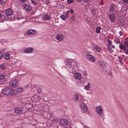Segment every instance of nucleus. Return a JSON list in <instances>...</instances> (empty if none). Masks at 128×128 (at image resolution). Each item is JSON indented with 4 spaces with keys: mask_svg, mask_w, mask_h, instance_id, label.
Returning a JSON list of instances; mask_svg holds the SVG:
<instances>
[{
    "mask_svg": "<svg viewBox=\"0 0 128 128\" xmlns=\"http://www.w3.org/2000/svg\"><path fill=\"white\" fill-rule=\"evenodd\" d=\"M56 39L58 41L61 42L64 39V36L60 34H58L56 35Z\"/></svg>",
    "mask_w": 128,
    "mask_h": 128,
    "instance_id": "13",
    "label": "nucleus"
},
{
    "mask_svg": "<svg viewBox=\"0 0 128 128\" xmlns=\"http://www.w3.org/2000/svg\"><path fill=\"white\" fill-rule=\"evenodd\" d=\"M101 29L100 27H98L97 28L96 30V33H99L100 32V30Z\"/></svg>",
    "mask_w": 128,
    "mask_h": 128,
    "instance_id": "27",
    "label": "nucleus"
},
{
    "mask_svg": "<svg viewBox=\"0 0 128 128\" xmlns=\"http://www.w3.org/2000/svg\"><path fill=\"white\" fill-rule=\"evenodd\" d=\"M74 96V99L75 101H76L82 100L83 99V98L82 97H81V98H79L78 95L76 94H75Z\"/></svg>",
    "mask_w": 128,
    "mask_h": 128,
    "instance_id": "17",
    "label": "nucleus"
},
{
    "mask_svg": "<svg viewBox=\"0 0 128 128\" xmlns=\"http://www.w3.org/2000/svg\"><path fill=\"white\" fill-rule=\"evenodd\" d=\"M34 51V48L32 47H29L26 48L24 50V53H31Z\"/></svg>",
    "mask_w": 128,
    "mask_h": 128,
    "instance_id": "5",
    "label": "nucleus"
},
{
    "mask_svg": "<svg viewBox=\"0 0 128 128\" xmlns=\"http://www.w3.org/2000/svg\"><path fill=\"white\" fill-rule=\"evenodd\" d=\"M123 35V33L122 32L120 31V35Z\"/></svg>",
    "mask_w": 128,
    "mask_h": 128,
    "instance_id": "51",
    "label": "nucleus"
},
{
    "mask_svg": "<svg viewBox=\"0 0 128 128\" xmlns=\"http://www.w3.org/2000/svg\"><path fill=\"white\" fill-rule=\"evenodd\" d=\"M26 33L28 34L33 35L36 34L37 33V32L34 30L30 29L27 30Z\"/></svg>",
    "mask_w": 128,
    "mask_h": 128,
    "instance_id": "11",
    "label": "nucleus"
},
{
    "mask_svg": "<svg viewBox=\"0 0 128 128\" xmlns=\"http://www.w3.org/2000/svg\"><path fill=\"white\" fill-rule=\"evenodd\" d=\"M125 53L126 54H128V48H127V50L126 51V52Z\"/></svg>",
    "mask_w": 128,
    "mask_h": 128,
    "instance_id": "47",
    "label": "nucleus"
},
{
    "mask_svg": "<svg viewBox=\"0 0 128 128\" xmlns=\"http://www.w3.org/2000/svg\"><path fill=\"white\" fill-rule=\"evenodd\" d=\"M79 96L80 97L81 96H80V95H79Z\"/></svg>",
    "mask_w": 128,
    "mask_h": 128,
    "instance_id": "58",
    "label": "nucleus"
},
{
    "mask_svg": "<svg viewBox=\"0 0 128 128\" xmlns=\"http://www.w3.org/2000/svg\"><path fill=\"white\" fill-rule=\"evenodd\" d=\"M78 2H80L81 1V0H76Z\"/></svg>",
    "mask_w": 128,
    "mask_h": 128,
    "instance_id": "52",
    "label": "nucleus"
},
{
    "mask_svg": "<svg viewBox=\"0 0 128 128\" xmlns=\"http://www.w3.org/2000/svg\"><path fill=\"white\" fill-rule=\"evenodd\" d=\"M124 44L126 46H128V40H125Z\"/></svg>",
    "mask_w": 128,
    "mask_h": 128,
    "instance_id": "28",
    "label": "nucleus"
},
{
    "mask_svg": "<svg viewBox=\"0 0 128 128\" xmlns=\"http://www.w3.org/2000/svg\"><path fill=\"white\" fill-rule=\"evenodd\" d=\"M31 0V2H32L34 4H35V2H34L32 0Z\"/></svg>",
    "mask_w": 128,
    "mask_h": 128,
    "instance_id": "49",
    "label": "nucleus"
},
{
    "mask_svg": "<svg viewBox=\"0 0 128 128\" xmlns=\"http://www.w3.org/2000/svg\"><path fill=\"white\" fill-rule=\"evenodd\" d=\"M16 90L12 89L10 88L6 87L2 90V92L4 94L10 95L11 96L14 95L16 94Z\"/></svg>",
    "mask_w": 128,
    "mask_h": 128,
    "instance_id": "1",
    "label": "nucleus"
},
{
    "mask_svg": "<svg viewBox=\"0 0 128 128\" xmlns=\"http://www.w3.org/2000/svg\"><path fill=\"white\" fill-rule=\"evenodd\" d=\"M23 18V16L20 12H18L16 14V18L17 20H20Z\"/></svg>",
    "mask_w": 128,
    "mask_h": 128,
    "instance_id": "12",
    "label": "nucleus"
},
{
    "mask_svg": "<svg viewBox=\"0 0 128 128\" xmlns=\"http://www.w3.org/2000/svg\"><path fill=\"white\" fill-rule=\"evenodd\" d=\"M96 109V112L99 114H102L103 112L102 108L100 106H97Z\"/></svg>",
    "mask_w": 128,
    "mask_h": 128,
    "instance_id": "6",
    "label": "nucleus"
},
{
    "mask_svg": "<svg viewBox=\"0 0 128 128\" xmlns=\"http://www.w3.org/2000/svg\"><path fill=\"white\" fill-rule=\"evenodd\" d=\"M115 42L116 43H118L119 44L120 43V40L119 38H115Z\"/></svg>",
    "mask_w": 128,
    "mask_h": 128,
    "instance_id": "33",
    "label": "nucleus"
},
{
    "mask_svg": "<svg viewBox=\"0 0 128 128\" xmlns=\"http://www.w3.org/2000/svg\"><path fill=\"white\" fill-rule=\"evenodd\" d=\"M71 62L70 61H68V64L69 65H70V64H72L71 63Z\"/></svg>",
    "mask_w": 128,
    "mask_h": 128,
    "instance_id": "43",
    "label": "nucleus"
},
{
    "mask_svg": "<svg viewBox=\"0 0 128 128\" xmlns=\"http://www.w3.org/2000/svg\"><path fill=\"white\" fill-rule=\"evenodd\" d=\"M114 4H112L111 5V7L110 9V11H113L114 10Z\"/></svg>",
    "mask_w": 128,
    "mask_h": 128,
    "instance_id": "24",
    "label": "nucleus"
},
{
    "mask_svg": "<svg viewBox=\"0 0 128 128\" xmlns=\"http://www.w3.org/2000/svg\"><path fill=\"white\" fill-rule=\"evenodd\" d=\"M7 65L6 63H2L0 65V68L3 70H4L7 67Z\"/></svg>",
    "mask_w": 128,
    "mask_h": 128,
    "instance_id": "22",
    "label": "nucleus"
},
{
    "mask_svg": "<svg viewBox=\"0 0 128 128\" xmlns=\"http://www.w3.org/2000/svg\"><path fill=\"white\" fill-rule=\"evenodd\" d=\"M123 1L126 3H128V0H123Z\"/></svg>",
    "mask_w": 128,
    "mask_h": 128,
    "instance_id": "44",
    "label": "nucleus"
},
{
    "mask_svg": "<svg viewBox=\"0 0 128 128\" xmlns=\"http://www.w3.org/2000/svg\"><path fill=\"white\" fill-rule=\"evenodd\" d=\"M112 47V48H115V46H114L113 45H112V46H110Z\"/></svg>",
    "mask_w": 128,
    "mask_h": 128,
    "instance_id": "46",
    "label": "nucleus"
},
{
    "mask_svg": "<svg viewBox=\"0 0 128 128\" xmlns=\"http://www.w3.org/2000/svg\"><path fill=\"white\" fill-rule=\"evenodd\" d=\"M70 12H71V13L72 14H73V10H72V9H70Z\"/></svg>",
    "mask_w": 128,
    "mask_h": 128,
    "instance_id": "45",
    "label": "nucleus"
},
{
    "mask_svg": "<svg viewBox=\"0 0 128 128\" xmlns=\"http://www.w3.org/2000/svg\"><path fill=\"white\" fill-rule=\"evenodd\" d=\"M74 76L75 79L78 80H80L81 78L80 74L78 72H76L74 74Z\"/></svg>",
    "mask_w": 128,
    "mask_h": 128,
    "instance_id": "14",
    "label": "nucleus"
},
{
    "mask_svg": "<svg viewBox=\"0 0 128 128\" xmlns=\"http://www.w3.org/2000/svg\"><path fill=\"white\" fill-rule=\"evenodd\" d=\"M2 53L0 52V60L2 58Z\"/></svg>",
    "mask_w": 128,
    "mask_h": 128,
    "instance_id": "39",
    "label": "nucleus"
},
{
    "mask_svg": "<svg viewBox=\"0 0 128 128\" xmlns=\"http://www.w3.org/2000/svg\"><path fill=\"white\" fill-rule=\"evenodd\" d=\"M67 66H70V67H68V68H71V69H70V70L72 69V68H73V67L72 66H68L67 65Z\"/></svg>",
    "mask_w": 128,
    "mask_h": 128,
    "instance_id": "42",
    "label": "nucleus"
},
{
    "mask_svg": "<svg viewBox=\"0 0 128 128\" xmlns=\"http://www.w3.org/2000/svg\"><path fill=\"white\" fill-rule=\"evenodd\" d=\"M105 68H104L103 70L104 71V74H109L110 72L111 68L109 67H106Z\"/></svg>",
    "mask_w": 128,
    "mask_h": 128,
    "instance_id": "15",
    "label": "nucleus"
},
{
    "mask_svg": "<svg viewBox=\"0 0 128 128\" xmlns=\"http://www.w3.org/2000/svg\"><path fill=\"white\" fill-rule=\"evenodd\" d=\"M119 33H120V32H119Z\"/></svg>",
    "mask_w": 128,
    "mask_h": 128,
    "instance_id": "59",
    "label": "nucleus"
},
{
    "mask_svg": "<svg viewBox=\"0 0 128 128\" xmlns=\"http://www.w3.org/2000/svg\"><path fill=\"white\" fill-rule=\"evenodd\" d=\"M102 3H103V2L102 1H101V2H100V4H102Z\"/></svg>",
    "mask_w": 128,
    "mask_h": 128,
    "instance_id": "50",
    "label": "nucleus"
},
{
    "mask_svg": "<svg viewBox=\"0 0 128 128\" xmlns=\"http://www.w3.org/2000/svg\"><path fill=\"white\" fill-rule=\"evenodd\" d=\"M60 17L63 20H66V16L64 15H62Z\"/></svg>",
    "mask_w": 128,
    "mask_h": 128,
    "instance_id": "26",
    "label": "nucleus"
},
{
    "mask_svg": "<svg viewBox=\"0 0 128 128\" xmlns=\"http://www.w3.org/2000/svg\"><path fill=\"white\" fill-rule=\"evenodd\" d=\"M14 111L16 113L21 114L22 112V109L21 107H17L14 108Z\"/></svg>",
    "mask_w": 128,
    "mask_h": 128,
    "instance_id": "7",
    "label": "nucleus"
},
{
    "mask_svg": "<svg viewBox=\"0 0 128 128\" xmlns=\"http://www.w3.org/2000/svg\"><path fill=\"white\" fill-rule=\"evenodd\" d=\"M11 17L12 18H11L12 20H13L15 19V18H14V15H12Z\"/></svg>",
    "mask_w": 128,
    "mask_h": 128,
    "instance_id": "40",
    "label": "nucleus"
},
{
    "mask_svg": "<svg viewBox=\"0 0 128 128\" xmlns=\"http://www.w3.org/2000/svg\"><path fill=\"white\" fill-rule=\"evenodd\" d=\"M3 22V20H2V21H1V22Z\"/></svg>",
    "mask_w": 128,
    "mask_h": 128,
    "instance_id": "56",
    "label": "nucleus"
},
{
    "mask_svg": "<svg viewBox=\"0 0 128 128\" xmlns=\"http://www.w3.org/2000/svg\"><path fill=\"white\" fill-rule=\"evenodd\" d=\"M75 15L73 14L71 17V19L72 20L74 21L75 20Z\"/></svg>",
    "mask_w": 128,
    "mask_h": 128,
    "instance_id": "34",
    "label": "nucleus"
},
{
    "mask_svg": "<svg viewBox=\"0 0 128 128\" xmlns=\"http://www.w3.org/2000/svg\"><path fill=\"white\" fill-rule=\"evenodd\" d=\"M109 16L110 19V22H113L115 18L114 15L112 14H111L109 15Z\"/></svg>",
    "mask_w": 128,
    "mask_h": 128,
    "instance_id": "20",
    "label": "nucleus"
},
{
    "mask_svg": "<svg viewBox=\"0 0 128 128\" xmlns=\"http://www.w3.org/2000/svg\"><path fill=\"white\" fill-rule=\"evenodd\" d=\"M90 85L89 84H88L87 85L85 86V88L86 90H88L90 88Z\"/></svg>",
    "mask_w": 128,
    "mask_h": 128,
    "instance_id": "29",
    "label": "nucleus"
},
{
    "mask_svg": "<svg viewBox=\"0 0 128 128\" xmlns=\"http://www.w3.org/2000/svg\"><path fill=\"white\" fill-rule=\"evenodd\" d=\"M50 19V17L47 14H45L43 18V19L44 21L46 20H49Z\"/></svg>",
    "mask_w": 128,
    "mask_h": 128,
    "instance_id": "21",
    "label": "nucleus"
},
{
    "mask_svg": "<svg viewBox=\"0 0 128 128\" xmlns=\"http://www.w3.org/2000/svg\"><path fill=\"white\" fill-rule=\"evenodd\" d=\"M92 46H93V49L94 50H95L97 52H99L101 50V48L98 45L95 44H93Z\"/></svg>",
    "mask_w": 128,
    "mask_h": 128,
    "instance_id": "9",
    "label": "nucleus"
},
{
    "mask_svg": "<svg viewBox=\"0 0 128 128\" xmlns=\"http://www.w3.org/2000/svg\"><path fill=\"white\" fill-rule=\"evenodd\" d=\"M36 90L38 92H41V89L40 88H38L36 89Z\"/></svg>",
    "mask_w": 128,
    "mask_h": 128,
    "instance_id": "37",
    "label": "nucleus"
},
{
    "mask_svg": "<svg viewBox=\"0 0 128 128\" xmlns=\"http://www.w3.org/2000/svg\"><path fill=\"white\" fill-rule=\"evenodd\" d=\"M24 8L27 10L30 11L32 9V7L31 6L28 5H25L24 6Z\"/></svg>",
    "mask_w": 128,
    "mask_h": 128,
    "instance_id": "19",
    "label": "nucleus"
},
{
    "mask_svg": "<svg viewBox=\"0 0 128 128\" xmlns=\"http://www.w3.org/2000/svg\"><path fill=\"white\" fill-rule=\"evenodd\" d=\"M68 13L67 12L66 13L65 16L66 17H67L68 16Z\"/></svg>",
    "mask_w": 128,
    "mask_h": 128,
    "instance_id": "41",
    "label": "nucleus"
},
{
    "mask_svg": "<svg viewBox=\"0 0 128 128\" xmlns=\"http://www.w3.org/2000/svg\"><path fill=\"white\" fill-rule=\"evenodd\" d=\"M5 77V76L3 75H0V80L2 79Z\"/></svg>",
    "mask_w": 128,
    "mask_h": 128,
    "instance_id": "36",
    "label": "nucleus"
},
{
    "mask_svg": "<svg viewBox=\"0 0 128 128\" xmlns=\"http://www.w3.org/2000/svg\"><path fill=\"white\" fill-rule=\"evenodd\" d=\"M68 3V4H72L74 2V0H67Z\"/></svg>",
    "mask_w": 128,
    "mask_h": 128,
    "instance_id": "32",
    "label": "nucleus"
},
{
    "mask_svg": "<svg viewBox=\"0 0 128 128\" xmlns=\"http://www.w3.org/2000/svg\"><path fill=\"white\" fill-rule=\"evenodd\" d=\"M119 46L120 47V44L119 45Z\"/></svg>",
    "mask_w": 128,
    "mask_h": 128,
    "instance_id": "57",
    "label": "nucleus"
},
{
    "mask_svg": "<svg viewBox=\"0 0 128 128\" xmlns=\"http://www.w3.org/2000/svg\"><path fill=\"white\" fill-rule=\"evenodd\" d=\"M13 12V10L11 9H8L6 10L5 13L6 15L10 16L12 14Z\"/></svg>",
    "mask_w": 128,
    "mask_h": 128,
    "instance_id": "16",
    "label": "nucleus"
},
{
    "mask_svg": "<svg viewBox=\"0 0 128 128\" xmlns=\"http://www.w3.org/2000/svg\"><path fill=\"white\" fill-rule=\"evenodd\" d=\"M2 16V15L0 13V18Z\"/></svg>",
    "mask_w": 128,
    "mask_h": 128,
    "instance_id": "54",
    "label": "nucleus"
},
{
    "mask_svg": "<svg viewBox=\"0 0 128 128\" xmlns=\"http://www.w3.org/2000/svg\"><path fill=\"white\" fill-rule=\"evenodd\" d=\"M69 128H72L70 126L69 127Z\"/></svg>",
    "mask_w": 128,
    "mask_h": 128,
    "instance_id": "55",
    "label": "nucleus"
},
{
    "mask_svg": "<svg viewBox=\"0 0 128 128\" xmlns=\"http://www.w3.org/2000/svg\"><path fill=\"white\" fill-rule=\"evenodd\" d=\"M20 1H21L22 2H24L26 0H20Z\"/></svg>",
    "mask_w": 128,
    "mask_h": 128,
    "instance_id": "48",
    "label": "nucleus"
},
{
    "mask_svg": "<svg viewBox=\"0 0 128 128\" xmlns=\"http://www.w3.org/2000/svg\"><path fill=\"white\" fill-rule=\"evenodd\" d=\"M4 58L6 60H8L10 58L9 53L7 52H5L3 55Z\"/></svg>",
    "mask_w": 128,
    "mask_h": 128,
    "instance_id": "18",
    "label": "nucleus"
},
{
    "mask_svg": "<svg viewBox=\"0 0 128 128\" xmlns=\"http://www.w3.org/2000/svg\"><path fill=\"white\" fill-rule=\"evenodd\" d=\"M60 124L62 126H66L68 124V121L65 119H62L60 121Z\"/></svg>",
    "mask_w": 128,
    "mask_h": 128,
    "instance_id": "4",
    "label": "nucleus"
},
{
    "mask_svg": "<svg viewBox=\"0 0 128 128\" xmlns=\"http://www.w3.org/2000/svg\"><path fill=\"white\" fill-rule=\"evenodd\" d=\"M121 21L122 24H120V26H124V25L125 24V23L124 22V19H122V20H121Z\"/></svg>",
    "mask_w": 128,
    "mask_h": 128,
    "instance_id": "31",
    "label": "nucleus"
},
{
    "mask_svg": "<svg viewBox=\"0 0 128 128\" xmlns=\"http://www.w3.org/2000/svg\"><path fill=\"white\" fill-rule=\"evenodd\" d=\"M108 41L109 46H112V42L109 39L108 40Z\"/></svg>",
    "mask_w": 128,
    "mask_h": 128,
    "instance_id": "35",
    "label": "nucleus"
},
{
    "mask_svg": "<svg viewBox=\"0 0 128 128\" xmlns=\"http://www.w3.org/2000/svg\"><path fill=\"white\" fill-rule=\"evenodd\" d=\"M80 107L81 110L83 112H85L87 111V107L84 103H82L80 105Z\"/></svg>",
    "mask_w": 128,
    "mask_h": 128,
    "instance_id": "3",
    "label": "nucleus"
},
{
    "mask_svg": "<svg viewBox=\"0 0 128 128\" xmlns=\"http://www.w3.org/2000/svg\"><path fill=\"white\" fill-rule=\"evenodd\" d=\"M67 12H68V13H69V12H70V10H68V11Z\"/></svg>",
    "mask_w": 128,
    "mask_h": 128,
    "instance_id": "53",
    "label": "nucleus"
},
{
    "mask_svg": "<svg viewBox=\"0 0 128 128\" xmlns=\"http://www.w3.org/2000/svg\"><path fill=\"white\" fill-rule=\"evenodd\" d=\"M14 64L17 67H18L21 65V62L19 61H18L17 62H16Z\"/></svg>",
    "mask_w": 128,
    "mask_h": 128,
    "instance_id": "23",
    "label": "nucleus"
},
{
    "mask_svg": "<svg viewBox=\"0 0 128 128\" xmlns=\"http://www.w3.org/2000/svg\"><path fill=\"white\" fill-rule=\"evenodd\" d=\"M7 0H0V2L4 4L7 1Z\"/></svg>",
    "mask_w": 128,
    "mask_h": 128,
    "instance_id": "38",
    "label": "nucleus"
},
{
    "mask_svg": "<svg viewBox=\"0 0 128 128\" xmlns=\"http://www.w3.org/2000/svg\"><path fill=\"white\" fill-rule=\"evenodd\" d=\"M87 58L90 61L94 62L96 60L95 58L92 55L88 54L86 56Z\"/></svg>",
    "mask_w": 128,
    "mask_h": 128,
    "instance_id": "8",
    "label": "nucleus"
},
{
    "mask_svg": "<svg viewBox=\"0 0 128 128\" xmlns=\"http://www.w3.org/2000/svg\"><path fill=\"white\" fill-rule=\"evenodd\" d=\"M100 67L104 68L106 67V64L104 61H100L99 62Z\"/></svg>",
    "mask_w": 128,
    "mask_h": 128,
    "instance_id": "10",
    "label": "nucleus"
},
{
    "mask_svg": "<svg viewBox=\"0 0 128 128\" xmlns=\"http://www.w3.org/2000/svg\"><path fill=\"white\" fill-rule=\"evenodd\" d=\"M120 49L123 50H124L126 51V47L124 45H120Z\"/></svg>",
    "mask_w": 128,
    "mask_h": 128,
    "instance_id": "25",
    "label": "nucleus"
},
{
    "mask_svg": "<svg viewBox=\"0 0 128 128\" xmlns=\"http://www.w3.org/2000/svg\"><path fill=\"white\" fill-rule=\"evenodd\" d=\"M9 85L10 86L15 88L18 85V81L16 80H12L9 82Z\"/></svg>",
    "mask_w": 128,
    "mask_h": 128,
    "instance_id": "2",
    "label": "nucleus"
},
{
    "mask_svg": "<svg viewBox=\"0 0 128 128\" xmlns=\"http://www.w3.org/2000/svg\"><path fill=\"white\" fill-rule=\"evenodd\" d=\"M17 89L18 91L20 92H22L23 91V89L22 88H18Z\"/></svg>",
    "mask_w": 128,
    "mask_h": 128,
    "instance_id": "30",
    "label": "nucleus"
}]
</instances>
